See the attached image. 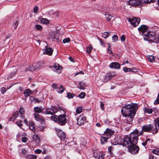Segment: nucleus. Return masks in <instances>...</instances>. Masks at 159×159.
Returning <instances> with one entry per match:
<instances>
[{"instance_id":"6","label":"nucleus","mask_w":159,"mask_h":159,"mask_svg":"<svg viewBox=\"0 0 159 159\" xmlns=\"http://www.w3.org/2000/svg\"><path fill=\"white\" fill-rule=\"evenodd\" d=\"M58 111V109L55 106L51 107L50 108H48L44 112H43L46 114L53 115L56 113Z\"/></svg>"},{"instance_id":"51","label":"nucleus","mask_w":159,"mask_h":159,"mask_svg":"<svg viewBox=\"0 0 159 159\" xmlns=\"http://www.w3.org/2000/svg\"><path fill=\"white\" fill-rule=\"evenodd\" d=\"M18 114L19 112L18 111H16L15 112L13 116V118H14L15 119H16L18 116Z\"/></svg>"},{"instance_id":"25","label":"nucleus","mask_w":159,"mask_h":159,"mask_svg":"<svg viewBox=\"0 0 159 159\" xmlns=\"http://www.w3.org/2000/svg\"><path fill=\"white\" fill-rule=\"evenodd\" d=\"M141 5L144 3L148 4L152 2V0H139Z\"/></svg>"},{"instance_id":"50","label":"nucleus","mask_w":159,"mask_h":159,"mask_svg":"<svg viewBox=\"0 0 159 159\" xmlns=\"http://www.w3.org/2000/svg\"><path fill=\"white\" fill-rule=\"evenodd\" d=\"M70 41V39L69 38H68L64 39L63 40V43H69Z\"/></svg>"},{"instance_id":"3","label":"nucleus","mask_w":159,"mask_h":159,"mask_svg":"<svg viewBox=\"0 0 159 159\" xmlns=\"http://www.w3.org/2000/svg\"><path fill=\"white\" fill-rule=\"evenodd\" d=\"M143 39L145 40L148 41L149 42H155L156 34L153 32H148L143 35Z\"/></svg>"},{"instance_id":"13","label":"nucleus","mask_w":159,"mask_h":159,"mask_svg":"<svg viewBox=\"0 0 159 159\" xmlns=\"http://www.w3.org/2000/svg\"><path fill=\"white\" fill-rule=\"evenodd\" d=\"M85 118L82 115L79 116L77 119V124L78 125H81L83 124L85 120Z\"/></svg>"},{"instance_id":"18","label":"nucleus","mask_w":159,"mask_h":159,"mask_svg":"<svg viewBox=\"0 0 159 159\" xmlns=\"http://www.w3.org/2000/svg\"><path fill=\"white\" fill-rule=\"evenodd\" d=\"M53 52V49L50 48H46L45 50L43 52L44 54H47L49 56H51Z\"/></svg>"},{"instance_id":"21","label":"nucleus","mask_w":159,"mask_h":159,"mask_svg":"<svg viewBox=\"0 0 159 159\" xmlns=\"http://www.w3.org/2000/svg\"><path fill=\"white\" fill-rule=\"evenodd\" d=\"M43 62L42 61H39L36 64H34L36 70L41 68L43 66Z\"/></svg>"},{"instance_id":"12","label":"nucleus","mask_w":159,"mask_h":159,"mask_svg":"<svg viewBox=\"0 0 159 159\" xmlns=\"http://www.w3.org/2000/svg\"><path fill=\"white\" fill-rule=\"evenodd\" d=\"M54 67L55 69L54 71L57 74H59L61 72L62 67L59 64L56 63L54 65Z\"/></svg>"},{"instance_id":"36","label":"nucleus","mask_w":159,"mask_h":159,"mask_svg":"<svg viewBox=\"0 0 159 159\" xmlns=\"http://www.w3.org/2000/svg\"><path fill=\"white\" fill-rule=\"evenodd\" d=\"M34 110L35 112L37 113H40L41 112V109L38 107H35L34 108Z\"/></svg>"},{"instance_id":"46","label":"nucleus","mask_w":159,"mask_h":159,"mask_svg":"<svg viewBox=\"0 0 159 159\" xmlns=\"http://www.w3.org/2000/svg\"><path fill=\"white\" fill-rule=\"evenodd\" d=\"M134 131H136L137 132V134H138V136H137V142H138V137L141 135H142L143 134V132L141 130V131L139 132L138 130L135 129Z\"/></svg>"},{"instance_id":"1","label":"nucleus","mask_w":159,"mask_h":159,"mask_svg":"<svg viewBox=\"0 0 159 159\" xmlns=\"http://www.w3.org/2000/svg\"><path fill=\"white\" fill-rule=\"evenodd\" d=\"M138 108L137 104L131 103L130 104L126 103L125 106L122 107L121 113L123 116L132 115V113L135 114Z\"/></svg>"},{"instance_id":"11","label":"nucleus","mask_w":159,"mask_h":159,"mask_svg":"<svg viewBox=\"0 0 159 159\" xmlns=\"http://www.w3.org/2000/svg\"><path fill=\"white\" fill-rule=\"evenodd\" d=\"M153 125H148L143 127L142 130L146 132H150L152 130Z\"/></svg>"},{"instance_id":"5","label":"nucleus","mask_w":159,"mask_h":159,"mask_svg":"<svg viewBox=\"0 0 159 159\" xmlns=\"http://www.w3.org/2000/svg\"><path fill=\"white\" fill-rule=\"evenodd\" d=\"M67 120L65 115H60L57 116V123L60 125H65L67 122Z\"/></svg>"},{"instance_id":"44","label":"nucleus","mask_w":159,"mask_h":159,"mask_svg":"<svg viewBox=\"0 0 159 159\" xmlns=\"http://www.w3.org/2000/svg\"><path fill=\"white\" fill-rule=\"evenodd\" d=\"M107 74L105 75V76L104 77V79L103 80V81L104 82H107L109 80L111 79L110 77H109V76H108V77H107Z\"/></svg>"},{"instance_id":"9","label":"nucleus","mask_w":159,"mask_h":159,"mask_svg":"<svg viewBox=\"0 0 159 159\" xmlns=\"http://www.w3.org/2000/svg\"><path fill=\"white\" fill-rule=\"evenodd\" d=\"M148 27L145 25H141L138 28V30L140 34L143 36L144 35V33L146 32L148 30Z\"/></svg>"},{"instance_id":"15","label":"nucleus","mask_w":159,"mask_h":159,"mask_svg":"<svg viewBox=\"0 0 159 159\" xmlns=\"http://www.w3.org/2000/svg\"><path fill=\"white\" fill-rule=\"evenodd\" d=\"M154 123L155 125V128L153 130V133L154 134L157 133L158 132V129L157 128V125L159 128V117H157L154 120Z\"/></svg>"},{"instance_id":"28","label":"nucleus","mask_w":159,"mask_h":159,"mask_svg":"<svg viewBox=\"0 0 159 159\" xmlns=\"http://www.w3.org/2000/svg\"><path fill=\"white\" fill-rule=\"evenodd\" d=\"M105 19L108 21H109L112 18V16L110 15L108 13H106L105 14Z\"/></svg>"},{"instance_id":"19","label":"nucleus","mask_w":159,"mask_h":159,"mask_svg":"<svg viewBox=\"0 0 159 159\" xmlns=\"http://www.w3.org/2000/svg\"><path fill=\"white\" fill-rule=\"evenodd\" d=\"M114 133V132L113 130L109 129H107L106 131L104 132V134L107 136L108 137L113 135Z\"/></svg>"},{"instance_id":"55","label":"nucleus","mask_w":159,"mask_h":159,"mask_svg":"<svg viewBox=\"0 0 159 159\" xmlns=\"http://www.w3.org/2000/svg\"><path fill=\"white\" fill-rule=\"evenodd\" d=\"M18 25V20H16L14 24V29H16L17 28V26Z\"/></svg>"},{"instance_id":"7","label":"nucleus","mask_w":159,"mask_h":159,"mask_svg":"<svg viewBox=\"0 0 159 159\" xmlns=\"http://www.w3.org/2000/svg\"><path fill=\"white\" fill-rule=\"evenodd\" d=\"M135 114L134 113H132V115H129L123 116L125 117V119H124V121L126 124H131L132 122L133 119Z\"/></svg>"},{"instance_id":"63","label":"nucleus","mask_w":159,"mask_h":159,"mask_svg":"<svg viewBox=\"0 0 159 159\" xmlns=\"http://www.w3.org/2000/svg\"><path fill=\"white\" fill-rule=\"evenodd\" d=\"M51 36L53 40H57V38L56 36L54 34H52Z\"/></svg>"},{"instance_id":"34","label":"nucleus","mask_w":159,"mask_h":159,"mask_svg":"<svg viewBox=\"0 0 159 159\" xmlns=\"http://www.w3.org/2000/svg\"><path fill=\"white\" fill-rule=\"evenodd\" d=\"M58 88L57 89L58 90H60V91H58V93H61L64 91V89L63 87L62 86H60L57 87Z\"/></svg>"},{"instance_id":"62","label":"nucleus","mask_w":159,"mask_h":159,"mask_svg":"<svg viewBox=\"0 0 159 159\" xmlns=\"http://www.w3.org/2000/svg\"><path fill=\"white\" fill-rule=\"evenodd\" d=\"M41 150L39 149H37L34 151L35 153L37 154H40L41 153Z\"/></svg>"},{"instance_id":"48","label":"nucleus","mask_w":159,"mask_h":159,"mask_svg":"<svg viewBox=\"0 0 159 159\" xmlns=\"http://www.w3.org/2000/svg\"><path fill=\"white\" fill-rule=\"evenodd\" d=\"M23 121L19 120L16 122V124L19 127L21 128L22 125Z\"/></svg>"},{"instance_id":"54","label":"nucleus","mask_w":159,"mask_h":159,"mask_svg":"<svg viewBox=\"0 0 159 159\" xmlns=\"http://www.w3.org/2000/svg\"><path fill=\"white\" fill-rule=\"evenodd\" d=\"M19 112L21 114H23L25 113V111L23 108L20 107L19 110Z\"/></svg>"},{"instance_id":"23","label":"nucleus","mask_w":159,"mask_h":159,"mask_svg":"<svg viewBox=\"0 0 159 159\" xmlns=\"http://www.w3.org/2000/svg\"><path fill=\"white\" fill-rule=\"evenodd\" d=\"M29 127L30 129L32 130L33 132L35 131L34 124L33 121H30L29 123Z\"/></svg>"},{"instance_id":"47","label":"nucleus","mask_w":159,"mask_h":159,"mask_svg":"<svg viewBox=\"0 0 159 159\" xmlns=\"http://www.w3.org/2000/svg\"><path fill=\"white\" fill-rule=\"evenodd\" d=\"M74 94L73 93H67V97L69 98H72L73 97Z\"/></svg>"},{"instance_id":"2","label":"nucleus","mask_w":159,"mask_h":159,"mask_svg":"<svg viewBox=\"0 0 159 159\" xmlns=\"http://www.w3.org/2000/svg\"><path fill=\"white\" fill-rule=\"evenodd\" d=\"M136 131H134L131 133L129 136H125L124 139H120L121 141V143L125 145H130L131 144H137L138 134H137Z\"/></svg>"},{"instance_id":"56","label":"nucleus","mask_w":159,"mask_h":159,"mask_svg":"<svg viewBox=\"0 0 159 159\" xmlns=\"http://www.w3.org/2000/svg\"><path fill=\"white\" fill-rule=\"evenodd\" d=\"M39 10L38 7L37 6L35 7L34 9V12L35 13H37Z\"/></svg>"},{"instance_id":"24","label":"nucleus","mask_w":159,"mask_h":159,"mask_svg":"<svg viewBox=\"0 0 159 159\" xmlns=\"http://www.w3.org/2000/svg\"><path fill=\"white\" fill-rule=\"evenodd\" d=\"M34 66V64H33L32 65L30 66L28 68L25 70V72H27L28 70H29L30 71H33L36 70Z\"/></svg>"},{"instance_id":"43","label":"nucleus","mask_w":159,"mask_h":159,"mask_svg":"<svg viewBox=\"0 0 159 159\" xmlns=\"http://www.w3.org/2000/svg\"><path fill=\"white\" fill-rule=\"evenodd\" d=\"M118 39L117 36L116 35H114L112 37V40L113 42H116Z\"/></svg>"},{"instance_id":"16","label":"nucleus","mask_w":159,"mask_h":159,"mask_svg":"<svg viewBox=\"0 0 159 159\" xmlns=\"http://www.w3.org/2000/svg\"><path fill=\"white\" fill-rule=\"evenodd\" d=\"M129 3L131 5L134 7L141 5L139 0H130Z\"/></svg>"},{"instance_id":"61","label":"nucleus","mask_w":159,"mask_h":159,"mask_svg":"<svg viewBox=\"0 0 159 159\" xmlns=\"http://www.w3.org/2000/svg\"><path fill=\"white\" fill-rule=\"evenodd\" d=\"M52 87L54 89H57L58 88L57 87H58V86L57 84H52Z\"/></svg>"},{"instance_id":"59","label":"nucleus","mask_w":159,"mask_h":159,"mask_svg":"<svg viewBox=\"0 0 159 159\" xmlns=\"http://www.w3.org/2000/svg\"><path fill=\"white\" fill-rule=\"evenodd\" d=\"M84 74V72L83 71H79V72H78L76 73V74H75L74 75V76H76V75H80V74L83 75V74Z\"/></svg>"},{"instance_id":"38","label":"nucleus","mask_w":159,"mask_h":159,"mask_svg":"<svg viewBox=\"0 0 159 159\" xmlns=\"http://www.w3.org/2000/svg\"><path fill=\"white\" fill-rule=\"evenodd\" d=\"M132 70L131 68H128L126 67H124L123 68V70L125 72H131Z\"/></svg>"},{"instance_id":"31","label":"nucleus","mask_w":159,"mask_h":159,"mask_svg":"<svg viewBox=\"0 0 159 159\" xmlns=\"http://www.w3.org/2000/svg\"><path fill=\"white\" fill-rule=\"evenodd\" d=\"M108 138H106L105 137H102L101 138V143L102 144H104L105 143H106L107 141V139Z\"/></svg>"},{"instance_id":"10","label":"nucleus","mask_w":159,"mask_h":159,"mask_svg":"<svg viewBox=\"0 0 159 159\" xmlns=\"http://www.w3.org/2000/svg\"><path fill=\"white\" fill-rule=\"evenodd\" d=\"M34 116L35 119L37 121L39 122L41 124H44V120L41 115L37 113H34Z\"/></svg>"},{"instance_id":"40","label":"nucleus","mask_w":159,"mask_h":159,"mask_svg":"<svg viewBox=\"0 0 159 159\" xmlns=\"http://www.w3.org/2000/svg\"><path fill=\"white\" fill-rule=\"evenodd\" d=\"M41 22L42 23L45 24H47L49 23L48 20L46 18L42 19Z\"/></svg>"},{"instance_id":"45","label":"nucleus","mask_w":159,"mask_h":159,"mask_svg":"<svg viewBox=\"0 0 159 159\" xmlns=\"http://www.w3.org/2000/svg\"><path fill=\"white\" fill-rule=\"evenodd\" d=\"M79 97L81 99L84 98L85 96V93L84 92H82L79 95Z\"/></svg>"},{"instance_id":"17","label":"nucleus","mask_w":159,"mask_h":159,"mask_svg":"<svg viewBox=\"0 0 159 159\" xmlns=\"http://www.w3.org/2000/svg\"><path fill=\"white\" fill-rule=\"evenodd\" d=\"M57 135L61 139L64 140L66 138V135L64 132L60 130H58Z\"/></svg>"},{"instance_id":"49","label":"nucleus","mask_w":159,"mask_h":159,"mask_svg":"<svg viewBox=\"0 0 159 159\" xmlns=\"http://www.w3.org/2000/svg\"><path fill=\"white\" fill-rule=\"evenodd\" d=\"M35 27L38 30H41L43 28L42 26L39 25H35Z\"/></svg>"},{"instance_id":"29","label":"nucleus","mask_w":159,"mask_h":159,"mask_svg":"<svg viewBox=\"0 0 159 159\" xmlns=\"http://www.w3.org/2000/svg\"><path fill=\"white\" fill-rule=\"evenodd\" d=\"M85 84L84 83L80 82L79 84L78 88L80 89H84L85 88Z\"/></svg>"},{"instance_id":"60","label":"nucleus","mask_w":159,"mask_h":159,"mask_svg":"<svg viewBox=\"0 0 159 159\" xmlns=\"http://www.w3.org/2000/svg\"><path fill=\"white\" fill-rule=\"evenodd\" d=\"M104 157V154H101V155L100 154L99 155V156L98 157V159H103V158Z\"/></svg>"},{"instance_id":"39","label":"nucleus","mask_w":159,"mask_h":159,"mask_svg":"<svg viewBox=\"0 0 159 159\" xmlns=\"http://www.w3.org/2000/svg\"><path fill=\"white\" fill-rule=\"evenodd\" d=\"M82 111V108L81 107H78L76 110V113L78 114H80Z\"/></svg>"},{"instance_id":"27","label":"nucleus","mask_w":159,"mask_h":159,"mask_svg":"<svg viewBox=\"0 0 159 159\" xmlns=\"http://www.w3.org/2000/svg\"><path fill=\"white\" fill-rule=\"evenodd\" d=\"M144 113L151 114L152 112V109L144 108L143 110Z\"/></svg>"},{"instance_id":"33","label":"nucleus","mask_w":159,"mask_h":159,"mask_svg":"<svg viewBox=\"0 0 159 159\" xmlns=\"http://www.w3.org/2000/svg\"><path fill=\"white\" fill-rule=\"evenodd\" d=\"M107 52L109 54H111L113 56L115 55V54L113 53L111 51V45L108 43V47L107 49Z\"/></svg>"},{"instance_id":"52","label":"nucleus","mask_w":159,"mask_h":159,"mask_svg":"<svg viewBox=\"0 0 159 159\" xmlns=\"http://www.w3.org/2000/svg\"><path fill=\"white\" fill-rule=\"evenodd\" d=\"M57 116L56 115H55L54 116H51V119L52 120L54 121H57V118L56 117Z\"/></svg>"},{"instance_id":"32","label":"nucleus","mask_w":159,"mask_h":159,"mask_svg":"<svg viewBox=\"0 0 159 159\" xmlns=\"http://www.w3.org/2000/svg\"><path fill=\"white\" fill-rule=\"evenodd\" d=\"M116 75V73L114 72H110L107 73V77H108L109 76L110 78V79H112L115 75Z\"/></svg>"},{"instance_id":"35","label":"nucleus","mask_w":159,"mask_h":159,"mask_svg":"<svg viewBox=\"0 0 159 159\" xmlns=\"http://www.w3.org/2000/svg\"><path fill=\"white\" fill-rule=\"evenodd\" d=\"M110 34V32H104L102 34V37L106 39L109 36Z\"/></svg>"},{"instance_id":"64","label":"nucleus","mask_w":159,"mask_h":159,"mask_svg":"<svg viewBox=\"0 0 159 159\" xmlns=\"http://www.w3.org/2000/svg\"><path fill=\"white\" fill-rule=\"evenodd\" d=\"M159 43V35H158L157 37L156 36L155 42H157Z\"/></svg>"},{"instance_id":"22","label":"nucleus","mask_w":159,"mask_h":159,"mask_svg":"<svg viewBox=\"0 0 159 159\" xmlns=\"http://www.w3.org/2000/svg\"><path fill=\"white\" fill-rule=\"evenodd\" d=\"M33 92H31L30 89H25L24 92V94L25 95V97L27 98Z\"/></svg>"},{"instance_id":"57","label":"nucleus","mask_w":159,"mask_h":159,"mask_svg":"<svg viewBox=\"0 0 159 159\" xmlns=\"http://www.w3.org/2000/svg\"><path fill=\"white\" fill-rule=\"evenodd\" d=\"M131 69H132V70H132L131 72H133L134 73L137 72L138 71V69H136V68H134V67L131 68Z\"/></svg>"},{"instance_id":"20","label":"nucleus","mask_w":159,"mask_h":159,"mask_svg":"<svg viewBox=\"0 0 159 159\" xmlns=\"http://www.w3.org/2000/svg\"><path fill=\"white\" fill-rule=\"evenodd\" d=\"M33 139L34 141L37 144H39L40 142V139L37 135H33Z\"/></svg>"},{"instance_id":"8","label":"nucleus","mask_w":159,"mask_h":159,"mask_svg":"<svg viewBox=\"0 0 159 159\" xmlns=\"http://www.w3.org/2000/svg\"><path fill=\"white\" fill-rule=\"evenodd\" d=\"M128 21L134 27L138 26L140 21V19L139 18H134L132 19H128Z\"/></svg>"},{"instance_id":"4","label":"nucleus","mask_w":159,"mask_h":159,"mask_svg":"<svg viewBox=\"0 0 159 159\" xmlns=\"http://www.w3.org/2000/svg\"><path fill=\"white\" fill-rule=\"evenodd\" d=\"M136 144H131L128 146L129 152L132 154L135 155L137 154L139 151V147L136 145Z\"/></svg>"},{"instance_id":"53","label":"nucleus","mask_w":159,"mask_h":159,"mask_svg":"<svg viewBox=\"0 0 159 159\" xmlns=\"http://www.w3.org/2000/svg\"><path fill=\"white\" fill-rule=\"evenodd\" d=\"M28 140V139L26 137H23L22 138V142L24 143H26Z\"/></svg>"},{"instance_id":"41","label":"nucleus","mask_w":159,"mask_h":159,"mask_svg":"<svg viewBox=\"0 0 159 159\" xmlns=\"http://www.w3.org/2000/svg\"><path fill=\"white\" fill-rule=\"evenodd\" d=\"M150 140H151V139H150L148 138L146 140L145 142H143L142 143V144L143 146H145V145H147V144L148 142L149 143H150Z\"/></svg>"},{"instance_id":"30","label":"nucleus","mask_w":159,"mask_h":159,"mask_svg":"<svg viewBox=\"0 0 159 159\" xmlns=\"http://www.w3.org/2000/svg\"><path fill=\"white\" fill-rule=\"evenodd\" d=\"M147 57L149 61L151 62H153L155 61L154 57L152 55L147 56Z\"/></svg>"},{"instance_id":"42","label":"nucleus","mask_w":159,"mask_h":159,"mask_svg":"<svg viewBox=\"0 0 159 159\" xmlns=\"http://www.w3.org/2000/svg\"><path fill=\"white\" fill-rule=\"evenodd\" d=\"M152 152L154 154L159 155V149L156 148L152 150Z\"/></svg>"},{"instance_id":"58","label":"nucleus","mask_w":159,"mask_h":159,"mask_svg":"<svg viewBox=\"0 0 159 159\" xmlns=\"http://www.w3.org/2000/svg\"><path fill=\"white\" fill-rule=\"evenodd\" d=\"M6 91V89L5 88L2 87L1 89V92L2 94H4Z\"/></svg>"},{"instance_id":"37","label":"nucleus","mask_w":159,"mask_h":159,"mask_svg":"<svg viewBox=\"0 0 159 159\" xmlns=\"http://www.w3.org/2000/svg\"><path fill=\"white\" fill-rule=\"evenodd\" d=\"M93 49L92 46L91 45H89L88 47L86 48L87 52L88 53H90Z\"/></svg>"},{"instance_id":"14","label":"nucleus","mask_w":159,"mask_h":159,"mask_svg":"<svg viewBox=\"0 0 159 159\" xmlns=\"http://www.w3.org/2000/svg\"><path fill=\"white\" fill-rule=\"evenodd\" d=\"M109 67L111 68L115 69H120V65L117 62H113L111 63L109 65Z\"/></svg>"},{"instance_id":"26","label":"nucleus","mask_w":159,"mask_h":159,"mask_svg":"<svg viewBox=\"0 0 159 159\" xmlns=\"http://www.w3.org/2000/svg\"><path fill=\"white\" fill-rule=\"evenodd\" d=\"M26 158L27 159H36L37 158V156L34 155H28L26 157Z\"/></svg>"}]
</instances>
